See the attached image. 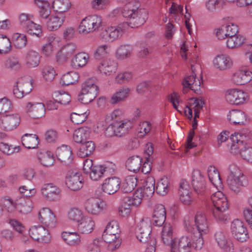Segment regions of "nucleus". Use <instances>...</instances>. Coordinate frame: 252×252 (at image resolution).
Masks as SVG:
<instances>
[{
    "label": "nucleus",
    "mask_w": 252,
    "mask_h": 252,
    "mask_svg": "<svg viewBox=\"0 0 252 252\" xmlns=\"http://www.w3.org/2000/svg\"><path fill=\"white\" fill-rule=\"evenodd\" d=\"M140 5L138 0H132L126 4L122 14L123 17L129 18V22L107 28L101 32V38L105 41L112 42L121 37L128 27L134 28L143 25L148 18V13L145 9L140 8Z\"/></svg>",
    "instance_id": "nucleus-1"
},
{
    "label": "nucleus",
    "mask_w": 252,
    "mask_h": 252,
    "mask_svg": "<svg viewBox=\"0 0 252 252\" xmlns=\"http://www.w3.org/2000/svg\"><path fill=\"white\" fill-rule=\"evenodd\" d=\"M204 241L196 237L195 232L188 233L180 238L174 239L171 244V252H191L192 248L200 250L203 247Z\"/></svg>",
    "instance_id": "nucleus-2"
},
{
    "label": "nucleus",
    "mask_w": 252,
    "mask_h": 252,
    "mask_svg": "<svg viewBox=\"0 0 252 252\" xmlns=\"http://www.w3.org/2000/svg\"><path fill=\"white\" fill-rule=\"evenodd\" d=\"M132 127V123L128 119L116 120L106 128L104 133L107 137H122L128 133Z\"/></svg>",
    "instance_id": "nucleus-3"
},
{
    "label": "nucleus",
    "mask_w": 252,
    "mask_h": 252,
    "mask_svg": "<svg viewBox=\"0 0 252 252\" xmlns=\"http://www.w3.org/2000/svg\"><path fill=\"white\" fill-rule=\"evenodd\" d=\"M102 22V18L99 16L93 15L87 16L82 20L79 26V32L87 34L97 31L101 27Z\"/></svg>",
    "instance_id": "nucleus-4"
},
{
    "label": "nucleus",
    "mask_w": 252,
    "mask_h": 252,
    "mask_svg": "<svg viewBox=\"0 0 252 252\" xmlns=\"http://www.w3.org/2000/svg\"><path fill=\"white\" fill-rule=\"evenodd\" d=\"M231 232L234 238L239 242H244L249 239L247 227L240 220L235 219L231 222Z\"/></svg>",
    "instance_id": "nucleus-5"
},
{
    "label": "nucleus",
    "mask_w": 252,
    "mask_h": 252,
    "mask_svg": "<svg viewBox=\"0 0 252 252\" xmlns=\"http://www.w3.org/2000/svg\"><path fill=\"white\" fill-rule=\"evenodd\" d=\"M226 101L230 104L242 105L249 101L248 94L242 90L230 89L225 93Z\"/></svg>",
    "instance_id": "nucleus-6"
},
{
    "label": "nucleus",
    "mask_w": 252,
    "mask_h": 252,
    "mask_svg": "<svg viewBox=\"0 0 252 252\" xmlns=\"http://www.w3.org/2000/svg\"><path fill=\"white\" fill-rule=\"evenodd\" d=\"M21 118L19 114L12 113L0 117V128L4 131H11L16 129L20 125Z\"/></svg>",
    "instance_id": "nucleus-7"
},
{
    "label": "nucleus",
    "mask_w": 252,
    "mask_h": 252,
    "mask_svg": "<svg viewBox=\"0 0 252 252\" xmlns=\"http://www.w3.org/2000/svg\"><path fill=\"white\" fill-rule=\"evenodd\" d=\"M194 225L197 231L195 233V236L203 239V236L209 232V222L204 213L198 212L196 213L194 217Z\"/></svg>",
    "instance_id": "nucleus-8"
},
{
    "label": "nucleus",
    "mask_w": 252,
    "mask_h": 252,
    "mask_svg": "<svg viewBox=\"0 0 252 252\" xmlns=\"http://www.w3.org/2000/svg\"><path fill=\"white\" fill-rule=\"evenodd\" d=\"M65 184L67 188L73 191H77L83 186L81 174L75 170L68 171L65 176Z\"/></svg>",
    "instance_id": "nucleus-9"
},
{
    "label": "nucleus",
    "mask_w": 252,
    "mask_h": 252,
    "mask_svg": "<svg viewBox=\"0 0 252 252\" xmlns=\"http://www.w3.org/2000/svg\"><path fill=\"white\" fill-rule=\"evenodd\" d=\"M38 220L40 223L48 228L55 227L57 223L55 215L51 209L46 207L42 208L38 211Z\"/></svg>",
    "instance_id": "nucleus-10"
},
{
    "label": "nucleus",
    "mask_w": 252,
    "mask_h": 252,
    "mask_svg": "<svg viewBox=\"0 0 252 252\" xmlns=\"http://www.w3.org/2000/svg\"><path fill=\"white\" fill-rule=\"evenodd\" d=\"M43 197L50 201H56L62 197V190L52 183L45 184L41 189Z\"/></svg>",
    "instance_id": "nucleus-11"
},
{
    "label": "nucleus",
    "mask_w": 252,
    "mask_h": 252,
    "mask_svg": "<svg viewBox=\"0 0 252 252\" xmlns=\"http://www.w3.org/2000/svg\"><path fill=\"white\" fill-rule=\"evenodd\" d=\"M32 88V83L30 80L25 78H19L14 86L13 94L18 98H22L31 92Z\"/></svg>",
    "instance_id": "nucleus-12"
},
{
    "label": "nucleus",
    "mask_w": 252,
    "mask_h": 252,
    "mask_svg": "<svg viewBox=\"0 0 252 252\" xmlns=\"http://www.w3.org/2000/svg\"><path fill=\"white\" fill-rule=\"evenodd\" d=\"M191 184L196 193L202 195L205 193L206 190V181L204 176L200 170L194 169L192 171Z\"/></svg>",
    "instance_id": "nucleus-13"
},
{
    "label": "nucleus",
    "mask_w": 252,
    "mask_h": 252,
    "mask_svg": "<svg viewBox=\"0 0 252 252\" xmlns=\"http://www.w3.org/2000/svg\"><path fill=\"white\" fill-rule=\"evenodd\" d=\"M65 18L64 13L56 12L51 14L43 23L45 25L48 30L54 31L61 27L64 23Z\"/></svg>",
    "instance_id": "nucleus-14"
},
{
    "label": "nucleus",
    "mask_w": 252,
    "mask_h": 252,
    "mask_svg": "<svg viewBox=\"0 0 252 252\" xmlns=\"http://www.w3.org/2000/svg\"><path fill=\"white\" fill-rule=\"evenodd\" d=\"M151 232V228L149 219L148 218L142 219L138 223L136 230L137 239L141 243L147 242Z\"/></svg>",
    "instance_id": "nucleus-15"
},
{
    "label": "nucleus",
    "mask_w": 252,
    "mask_h": 252,
    "mask_svg": "<svg viewBox=\"0 0 252 252\" xmlns=\"http://www.w3.org/2000/svg\"><path fill=\"white\" fill-rule=\"evenodd\" d=\"M25 109L28 115L34 119L40 118L45 113V105L43 103L29 102L26 104Z\"/></svg>",
    "instance_id": "nucleus-16"
},
{
    "label": "nucleus",
    "mask_w": 252,
    "mask_h": 252,
    "mask_svg": "<svg viewBox=\"0 0 252 252\" xmlns=\"http://www.w3.org/2000/svg\"><path fill=\"white\" fill-rule=\"evenodd\" d=\"M86 211L89 214L97 215L105 208L104 202L95 198L87 199L85 203Z\"/></svg>",
    "instance_id": "nucleus-17"
},
{
    "label": "nucleus",
    "mask_w": 252,
    "mask_h": 252,
    "mask_svg": "<svg viewBox=\"0 0 252 252\" xmlns=\"http://www.w3.org/2000/svg\"><path fill=\"white\" fill-rule=\"evenodd\" d=\"M232 79L237 85L246 84L252 80V72L246 69H240L233 74Z\"/></svg>",
    "instance_id": "nucleus-18"
},
{
    "label": "nucleus",
    "mask_w": 252,
    "mask_h": 252,
    "mask_svg": "<svg viewBox=\"0 0 252 252\" xmlns=\"http://www.w3.org/2000/svg\"><path fill=\"white\" fill-rule=\"evenodd\" d=\"M179 192L180 200L184 205H190L192 204L194 200L187 182L182 181L180 183Z\"/></svg>",
    "instance_id": "nucleus-19"
},
{
    "label": "nucleus",
    "mask_w": 252,
    "mask_h": 252,
    "mask_svg": "<svg viewBox=\"0 0 252 252\" xmlns=\"http://www.w3.org/2000/svg\"><path fill=\"white\" fill-rule=\"evenodd\" d=\"M252 138V132L248 129H243L239 132H235L230 136V139L233 143L240 144L245 146Z\"/></svg>",
    "instance_id": "nucleus-20"
},
{
    "label": "nucleus",
    "mask_w": 252,
    "mask_h": 252,
    "mask_svg": "<svg viewBox=\"0 0 252 252\" xmlns=\"http://www.w3.org/2000/svg\"><path fill=\"white\" fill-rule=\"evenodd\" d=\"M58 159L65 165H68L73 160L72 152L71 148L67 145H63L56 150Z\"/></svg>",
    "instance_id": "nucleus-21"
},
{
    "label": "nucleus",
    "mask_w": 252,
    "mask_h": 252,
    "mask_svg": "<svg viewBox=\"0 0 252 252\" xmlns=\"http://www.w3.org/2000/svg\"><path fill=\"white\" fill-rule=\"evenodd\" d=\"M121 180L120 178L113 177L106 179L102 184L103 190L109 194H114L117 192L120 188Z\"/></svg>",
    "instance_id": "nucleus-22"
},
{
    "label": "nucleus",
    "mask_w": 252,
    "mask_h": 252,
    "mask_svg": "<svg viewBox=\"0 0 252 252\" xmlns=\"http://www.w3.org/2000/svg\"><path fill=\"white\" fill-rule=\"evenodd\" d=\"M201 79L196 77L195 72L192 73V75L184 78L183 85L185 88H188L193 91L196 94H199L200 92Z\"/></svg>",
    "instance_id": "nucleus-23"
},
{
    "label": "nucleus",
    "mask_w": 252,
    "mask_h": 252,
    "mask_svg": "<svg viewBox=\"0 0 252 252\" xmlns=\"http://www.w3.org/2000/svg\"><path fill=\"white\" fill-rule=\"evenodd\" d=\"M211 200L215 208H221L222 210H227L228 209L227 198L220 191H218L212 194Z\"/></svg>",
    "instance_id": "nucleus-24"
},
{
    "label": "nucleus",
    "mask_w": 252,
    "mask_h": 252,
    "mask_svg": "<svg viewBox=\"0 0 252 252\" xmlns=\"http://www.w3.org/2000/svg\"><path fill=\"white\" fill-rule=\"evenodd\" d=\"M95 227V222L90 217L85 216L77 224L78 231L81 234L91 233Z\"/></svg>",
    "instance_id": "nucleus-25"
},
{
    "label": "nucleus",
    "mask_w": 252,
    "mask_h": 252,
    "mask_svg": "<svg viewBox=\"0 0 252 252\" xmlns=\"http://www.w3.org/2000/svg\"><path fill=\"white\" fill-rule=\"evenodd\" d=\"M166 219V210L164 205L156 206L153 216V223L156 226H160L164 224Z\"/></svg>",
    "instance_id": "nucleus-26"
},
{
    "label": "nucleus",
    "mask_w": 252,
    "mask_h": 252,
    "mask_svg": "<svg viewBox=\"0 0 252 252\" xmlns=\"http://www.w3.org/2000/svg\"><path fill=\"white\" fill-rule=\"evenodd\" d=\"M215 67L220 70H225L231 67L232 61L226 55H220L216 56L213 60Z\"/></svg>",
    "instance_id": "nucleus-27"
},
{
    "label": "nucleus",
    "mask_w": 252,
    "mask_h": 252,
    "mask_svg": "<svg viewBox=\"0 0 252 252\" xmlns=\"http://www.w3.org/2000/svg\"><path fill=\"white\" fill-rule=\"evenodd\" d=\"M35 3L39 8V14L43 23L48 18L51 13V8L49 3L44 0H34Z\"/></svg>",
    "instance_id": "nucleus-28"
},
{
    "label": "nucleus",
    "mask_w": 252,
    "mask_h": 252,
    "mask_svg": "<svg viewBox=\"0 0 252 252\" xmlns=\"http://www.w3.org/2000/svg\"><path fill=\"white\" fill-rule=\"evenodd\" d=\"M40 60L39 54L32 50L28 51L25 57V64L30 68L37 67L40 63Z\"/></svg>",
    "instance_id": "nucleus-29"
},
{
    "label": "nucleus",
    "mask_w": 252,
    "mask_h": 252,
    "mask_svg": "<svg viewBox=\"0 0 252 252\" xmlns=\"http://www.w3.org/2000/svg\"><path fill=\"white\" fill-rule=\"evenodd\" d=\"M117 63L113 60H106L98 66L99 71L106 75L115 73L117 68Z\"/></svg>",
    "instance_id": "nucleus-30"
},
{
    "label": "nucleus",
    "mask_w": 252,
    "mask_h": 252,
    "mask_svg": "<svg viewBox=\"0 0 252 252\" xmlns=\"http://www.w3.org/2000/svg\"><path fill=\"white\" fill-rule=\"evenodd\" d=\"M91 133L90 129L88 127H82L76 129L73 133V140L78 143L87 141Z\"/></svg>",
    "instance_id": "nucleus-31"
},
{
    "label": "nucleus",
    "mask_w": 252,
    "mask_h": 252,
    "mask_svg": "<svg viewBox=\"0 0 252 252\" xmlns=\"http://www.w3.org/2000/svg\"><path fill=\"white\" fill-rule=\"evenodd\" d=\"M245 177H228L227 179V185L231 190L235 193H239L242 188L245 186Z\"/></svg>",
    "instance_id": "nucleus-32"
},
{
    "label": "nucleus",
    "mask_w": 252,
    "mask_h": 252,
    "mask_svg": "<svg viewBox=\"0 0 252 252\" xmlns=\"http://www.w3.org/2000/svg\"><path fill=\"white\" fill-rule=\"evenodd\" d=\"M39 140L38 136L34 134H25L22 137L23 145L28 149H34L37 147Z\"/></svg>",
    "instance_id": "nucleus-33"
},
{
    "label": "nucleus",
    "mask_w": 252,
    "mask_h": 252,
    "mask_svg": "<svg viewBox=\"0 0 252 252\" xmlns=\"http://www.w3.org/2000/svg\"><path fill=\"white\" fill-rule=\"evenodd\" d=\"M229 121L235 125L243 124L246 121L247 118L245 113L239 110H232L229 112L227 115Z\"/></svg>",
    "instance_id": "nucleus-34"
},
{
    "label": "nucleus",
    "mask_w": 252,
    "mask_h": 252,
    "mask_svg": "<svg viewBox=\"0 0 252 252\" xmlns=\"http://www.w3.org/2000/svg\"><path fill=\"white\" fill-rule=\"evenodd\" d=\"M62 237L64 242L70 246H76L81 243V237L77 232H63Z\"/></svg>",
    "instance_id": "nucleus-35"
},
{
    "label": "nucleus",
    "mask_w": 252,
    "mask_h": 252,
    "mask_svg": "<svg viewBox=\"0 0 252 252\" xmlns=\"http://www.w3.org/2000/svg\"><path fill=\"white\" fill-rule=\"evenodd\" d=\"M208 175L210 182L217 189H221L222 182L217 169L214 166H210L207 170Z\"/></svg>",
    "instance_id": "nucleus-36"
},
{
    "label": "nucleus",
    "mask_w": 252,
    "mask_h": 252,
    "mask_svg": "<svg viewBox=\"0 0 252 252\" xmlns=\"http://www.w3.org/2000/svg\"><path fill=\"white\" fill-rule=\"evenodd\" d=\"M94 144L93 141H85L81 143L77 155L80 158H84L91 155L94 151Z\"/></svg>",
    "instance_id": "nucleus-37"
},
{
    "label": "nucleus",
    "mask_w": 252,
    "mask_h": 252,
    "mask_svg": "<svg viewBox=\"0 0 252 252\" xmlns=\"http://www.w3.org/2000/svg\"><path fill=\"white\" fill-rule=\"evenodd\" d=\"M216 242L219 247L228 252L230 251L231 243L229 242L225 234L222 231H218L215 234Z\"/></svg>",
    "instance_id": "nucleus-38"
},
{
    "label": "nucleus",
    "mask_w": 252,
    "mask_h": 252,
    "mask_svg": "<svg viewBox=\"0 0 252 252\" xmlns=\"http://www.w3.org/2000/svg\"><path fill=\"white\" fill-rule=\"evenodd\" d=\"M102 238L104 241L109 244V247L112 249L118 248L121 244L120 236L105 232L103 233Z\"/></svg>",
    "instance_id": "nucleus-39"
},
{
    "label": "nucleus",
    "mask_w": 252,
    "mask_h": 252,
    "mask_svg": "<svg viewBox=\"0 0 252 252\" xmlns=\"http://www.w3.org/2000/svg\"><path fill=\"white\" fill-rule=\"evenodd\" d=\"M141 166V158L139 156H133L127 159L126 162L127 169L134 173L138 172Z\"/></svg>",
    "instance_id": "nucleus-40"
},
{
    "label": "nucleus",
    "mask_w": 252,
    "mask_h": 252,
    "mask_svg": "<svg viewBox=\"0 0 252 252\" xmlns=\"http://www.w3.org/2000/svg\"><path fill=\"white\" fill-rule=\"evenodd\" d=\"M245 38L239 34L228 37L226 41V46L228 48L233 49L241 46L244 43Z\"/></svg>",
    "instance_id": "nucleus-41"
},
{
    "label": "nucleus",
    "mask_w": 252,
    "mask_h": 252,
    "mask_svg": "<svg viewBox=\"0 0 252 252\" xmlns=\"http://www.w3.org/2000/svg\"><path fill=\"white\" fill-rule=\"evenodd\" d=\"M79 78L77 73L75 71H70L63 75L60 83L62 85L68 86L77 82Z\"/></svg>",
    "instance_id": "nucleus-42"
},
{
    "label": "nucleus",
    "mask_w": 252,
    "mask_h": 252,
    "mask_svg": "<svg viewBox=\"0 0 252 252\" xmlns=\"http://www.w3.org/2000/svg\"><path fill=\"white\" fill-rule=\"evenodd\" d=\"M52 6L57 12L64 13L70 8L71 2L69 0H54Z\"/></svg>",
    "instance_id": "nucleus-43"
},
{
    "label": "nucleus",
    "mask_w": 252,
    "mask_h": 252,
    "mask_svg": "<svg viewBox=\"0 0 252 252\" xmlns=\"http://www.w3.org/2000/svg\"><path fill=\"white\" fill-rule=\"evenodd\" d=\"M38 158L40 163L44 166H50L54 162V158L53 154L48 151H43L38 153Z\"/></svg>",
    "instance_id": "nucleus-44"
},
{
    "label": "nucleus",
    "mask_w": 252,
    "mask_h": 252,
    "mask_svg": "<svg viewBox=\"0 0 252 252\" xmlns=\"http://www.w3.org/2000/svg\"><path fill=\"white\" fill-rule=\"evenodd\" d=\"M137 185V179L134 176H129L126 177L124 181L122 190L125 193H129L131 192Z\"/></svg>",
    "instance_id": "nucleus-45"
},
{
    "label": "nucleus",
    "mask_w": 252,
    "mask_h": 252,
    "mask_svg": "<svg viewBox=\"0 0 252 252\" xmlns=\"http://www.w3.org/2000/svg\"><path fill=\"white\" fill-rule=\"evenodd\" d=\"M33 208L32 202L30 199H23L17 202V210L21 214H27Z\"/></svg>",
    "instance_id": "nucleus-46"
},
{
    "label": "nucleus",
    "mask_w": 252,
    "mask_h": 252,
    "mask_svg": "<svg viewBox=\"0 0 252 252\" xmlns=\"http://www.w3.org/2000/svg\"><path fill=\"white\" fill-rule=\"evenodd\" d=\"M155 191V180L154 177H148L145 182L142 193L146 197H151L153 195Z\"/></svg>",
    "instance_id": "nucleus-47"
},
{
    "label": "nucleus",
    "mask_w": 252,
    "mask_h": 252,
    "mask_svg": "<svg viewBox=\"0 0 252 252\" xmlns=\"http://www.w3.org/2000/svg\"><path fill=\"white\" fill-rule=\"evenodd\" d=\"M170 185L169 180L167 177L162 178L158 182L156 190L159 195H165L169 191Z\"/></svg>",
    "instance_id": "nucleus-48"
},
{
    "label": "nucleus",
    "mask_w": 252,
    "mask_h": 252,
    "mask_svg": "<svg viewBox=\"0 0 252 252\" xmlns=\"http://www.w3.org/2000/svg\"><path fill=\"white\" fill-rule=\"evenodd\" d=\"M89 59V55L85 52H80L77 54L73 59L74 65L81 67L85 66Z\"/></svg>",
    "instance_id": "nucleus-49"
},
{
    "label": "nucleus",
    "mask_w": 252,
    "mask_h": 252,
    "mask_svg": "<svg viewBox=\"0 0 252 252\" xmlns=\"http://www.w3.org/2000/svg\"><path fill=\"white\" fill-rule=\"evenodd\" d=\"M110 51V46L108 44H102L98 46L94 54L96 60H101L107 57Z\"/></svg>",
    "instance_id": "nucleus-50"
},
{
    "label": "nucleus",
    "mask_w": 252,
    "mask_h": 252,
    "mask_svg": "<svg viewBox=\"0 0 252 252\" xmlns=\"http://www.w3.org/2000/svg\"><path fill=\"white\" fill-rule=\"evenodd\" d=\"M11 49V42L6 35L0 34V54L6 55Z\"/></svg>",
    "instance_id": "nucleus-51"
},
{
    "label": "nucleus",
    "mask_w": 252,
    "mask_h": 252,
    "mask_svg": "<svg viewBox=\"0 0 252 252\" xmlns=\"http://www.w3.org/2000/svg\"><path fill=\"white\" fill-rule=\"evenodd\" d=\"M105 167L103 165H94L91 170L88 172L90 178L94 181H97L102 177Z\"/></svg>",
    "instance_id": "nucleus-52"
},
{
    "label": "nucleus",
    "mask_w": 252,
    "mask_h": 252,
    "mask_svg": "<svg viewBox=\"0 0 252 252\" xmlns=\"http://www.w3.org/2000/svg\"><path fill=\"white\" fill-rule=\"evenodd\" d=\"M129 92L130 89L128 88H122L112 96L111 103L115 104L123 100L127 97Z\"/></svg>",
    "instance_id": "nucleus-53"
},
{
    "label": "nucleus",
    "mask_w": 252,
    "mask_h": 252,
    "mask_svg": "<svg viewBox=\"0 0 252 252\" xmlns=\"http://www.w3.org/2000/svg\"><path fill=\"white\" fill-rule=\"evenodd\" d=\"M132 51L131 46L128 45H121L118 48L116 55L118 59L124 60L129 58Z\"/></svg>",
    "instance_id": "nucleus-54"
},
{
    "label": "nucleus",
    "mask_w": 252,
    "mask_h": 252,
    "mask_svg": "<svg viewBox=\"0 0 252 252\" xmlns=\"http://www.w3.org/2000/svg\"><path fill=\"white\" fill-rule=\"evenodd\" d=\"M12 39L14 45L17 48L22 49L27 45V36L24 34L15 33L12 35Z\"/></svg>",
    "instance_id": "nucleus-55"
},
{
    "label": "nucleus",
    "mask_w": 252,
    "mask_h": 252,
    "mask_svg": "<svg viewBox=\"0 0 252 252\" xmlns=\"http://www.w3.org/2000/svg\"><path fill=\"white\" fill-rule=\"evenodd\" d=\"M5 65L7 68L14 71H18L22 67L19 59L15 57L8 58L5 62Z\"/></svg>",
    "instance_id": "nucleus-56"
},
{
    "label": "nucleus",
    "mask_w": 252,
    "mask_h": 252,
    "mask_svg": "<svg viewBox=\"0 0 252 252\" xmlns=\"http://www.w3.org/2000/svg\"><path fill=\"white\" fill-rule=\"evenodd\" d=\"M83 212L77 208H73L70 209L68 213V219L78 223L85 217Z\"/></svg>",
    "instance_id": "nucleus-57"
},
{
    "label": "nucleus",
    "mask_w": 252,
    "mask_h": 252,
    "mask_svg": "<svg viewBox=\"0 0 252 252\" xmlns=\"http://www.w3.org/2000/svg\"><path fill=\"white\" fill-rule=\"evenodd\" d=\"M86 90V93H90L93 90H94L95 94L98 93V87L95 84V80L94 79L90 78L86 80L82 85L81 92Z\"/></svg>",
    "instance_id": "nucleus-58"
},
{
    "label": "nucleus",
    "mask_w": 252,
    "mask_h": 252,
    "mask_svg": "<svg viewBox=\"0 0 252 252\" xmlns=\"http://www.w3.org/2000/svg\"><path fill=\"white\" fill-rule=\"evenodd\" d=\"M24 30L29 34L35 35L37 37L42 35V28L40 25L32 21V24H29Z\"/></svg>",
    "instance_id": "nucleus-59"
},
{
    "label": "nucleus",
    "mask_w": 252,
    "mask_h": 252,
    "mask_svg": "<svg viewBox=\"0 0 252 252\" xmlns=\"http://www.w3.org/2000/svg\"><path fill=\"white\" fill-rule=\"evenodd\" d=\"M96 96L97 94H95L94 90L90 93H86V90H84L83 92H81L78 100L82 103L88 104L93 101Z\"/></svg>",
    "instance_id": "nucleus-60"
},
{
    "label": "nucleus",
    "mask_w": 252,
    "mask_h": 252,
    "mask_svg": "<svg viewBox=\"0 0 252 252\" xmlns=\"http://www.w3.org/2000/svg\"><path fill=\"white\" fill-rule=\"evenodd\" d=\"M19 150V147H13L11 145L4 142L0 143V151L4 155L10 156L18 153Z\"/></svg>",
    "instance_id": "nucleus-61"
},
{
    "label": "nucleus",
    "mask_w": 252,
    "mask_h": 252,
    "mask_svg": "<svg viewBox=\"0 0 252 252\" xmlns=\"http://www.w3.org/2000/svg\"><path fill=\"white\" fill-rule=\"evenodd\" d=\"M190 105L193 109L194 113V118H199V114L200 110L204 104L203 101L200 99L191 98L190 99Z\"/></svg>",
    "instance_id": "nucleus-62"
},
{
    "label": "nucleus",
    "mask_w": 252,
    "mask_h": 252,
    "mask_svg": "<svg viewBox=\"0 0 252 252\" xmlns=\"http://www.w3.org/2000/svg\"><path fill=\"white\" fill-rule=\"evenodd\" d=\"M42 76L46 82L53 81L56 75L54 68L51 66H46L43 67L42 71Z\"/></svg>",
    "instance_id": "nucleus-63"
},
{
    "label": "nucleus",
    "mask_w": 252,
    "mask_h": 252,
    "mask_svg": "<svg viewBox=\"0 0 252 252\" xmlns=\"http://www.w3.org/2000/svg\"><path fill=\"white\" fill-rule=\"evenodd\" d=\"M120 229L119 223L115 220H112L108 223L104 232L120 236Z\"/></svg>",
    "instance_id": "nucleus-64"
}]
</instances>
